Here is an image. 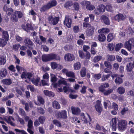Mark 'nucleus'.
<instances>
[{
    "mask_svg": "<svg viewBox=\"0 0 134 134\" xmlns=\"http://www.w3.org/2000/svg\"><path fill=\"white\" fill-rule=\"evenodd\" d=\"M109 86V83L107 82L102 83L99 87V90L100 92L103 93L104 95L108 96L113 91V90L112 88L108 89V90H106L105 89L108 87Z\"/></svg>",
    "mask_w": 134,
    "mask_h": 134,
    "instance_id": "f257e3e1",
    "label": "nucleus"
},
{
    "mask_svg": "<svg viewBox=\"0 0 134 134\" xmlns=\"http://www.w3.org/2000/svg\"><path fill=\"white\" fill-rule=\"evenodd\" d=\"M109 29L107 28H102L101 30H99V32L100 33L97 37L99 41L102 42L104 41L106 38L104 33H107L109 32Z\"/></svg>",
    "mask_w": 134,
    "mask_h": 134,
    "instance_id": "f03ea898",
    "label": "nucleus"
},
{
    "mask_svg": "<svg viewBox=\"0 0 134 134\" xmlns=\"http://www.w3.org/2000/svg\"><path fill=\"white\" fill-rule=\"evenodd\" d=\"M125 47L130 51L132 49V46L134 47V37L131 38L126 42L124 44Z\"/></svg>",
    "mask_w": 134,
    "mask_h": 134,
    "instance_id": "7ed1b4c3",
    "label": "nucleus"
},
{
    "mask_svg": "<svg viewBox=\"0 0 134 134\" xmlns=\"http://www.w3.org/2000/svg\"><path fill=\"white\" fill-rule=\"evenodd\" d=\"M48 21L52 24L55 25L58 23L59 19V17H53L52 15H51L48 17Z\"/></svg>",
    "mask_w": 134,
    "mask_h": 134,
    "instance_id": "20e7f679",
    "label": "nucleus"
},
{
    "mask_svg": "<svg viewBox=\"0 0 134 134\" xmlns=\"http://www.w3.org/2000/svg\"><path fill=\"white\" fill-rule=\"evenodd\" d=\"M33 76V74L31 72L24 71L22 72L21 77L22 79H26L27 78L30 81Z\"/></svg>",
    "mask_w": 134,
    "mask_h": 134,
    "instance_id": "39448f33",
    "label": "nucleus"
},
{
    "mask_svg": "<svg viewBox=\"0 0 134 134\" xmlns=\"http://www.w3.org/2000/svg\"><path fill=\"white\" fill-rule=\"evenodd\" d=\"M81 5L84 7H86V8H95L91 4L90 2L87 1H84L81 2Z\"/></svg>",
    "mask_w": 134,
    "mask_h": 134,
    "instance_id": "423d86ee",
    "label": "nucleus"
},
{
    "mask_svg": "<svg viewBox=\"0 0 134 134\" xmlns=\"http://www.w3.org/2000/svg\"><path fill=\"white\" fill-rule=\"evenodd\" d=\"M127 123L125 120H121L119 122L118 127L120 130H125L126 127Z\"/></svg>",
    "mask_w": 134,
    "mask_h": 134,
    "instance_id": "0eeeda50",
    "label": "nucleus"
},
{
    "mask_svg": "<svg viewBox=\"0 0 134 134\" xmlns=\"http://www.w3.org/2000/svg\"><path fill=\"white\" fill-rule=\"evenodd\" d=\"M50 61L54 60H60V56L57 54L54 53H51L48 54Z\"/></svg>",
    "mask_w": 134,
    "mask_h": 134,
    "instance_id": "6e6552de",
    "label": "nucleus"
},
{
    "mask_svg": "<svg viewBox=\"0 0 134 134\" xmlns=\"http://www.w3.org/2000/svg\"><path fill=\"white\" fill-rule=\"evenodd\" d=\"M57 115L60 118L66 119L67 118V112L65 110H62L61 112H59L57 113Z\"/></svg>",
    "mask_w": 134,
    "mask_h": 134,
    "instance_id": "1a4fd4ad",
    "label": "nucleus"
},
{
    "mask_svg": "<svg viewBox=\"0 0 134 134\" xmlns=\"http://www.w3.org/2000/svg\"><path fill=\"white\" fill-rule=\"evenodd\" d=\"M65 59L68 61L71 62L75 59L74 55L72 54L68 53L65 55L64 57Z\"/></svg>",
    "mask_w": 134,
    "mask_h": 134,
    "instance_id": "9d476101",
    "label": "nucleus"
},
{
    "mask_svg": "<svg viewBox=\"0 0 134 134\" xmlns=\"http://www.w3.org/2000/svg\"><path fill=\"white\" fill-rule=\"evenodd\" d=\"M22 28L25 31L28 32L30 30H34L32 25L28 23L26 25L23 24L21 25Z\"/></svg>",
    "mask_w": 134,
    "mask_h": 134,
    "instance_id": "9b49d317",
    "label": "nucleus"
},
{
    "mask_svg": "<svg viewBox=\"0 0 134 134\" xmlns=\"http://www.w3.org/2000/svg\"><path fill=\"white\" fill-rule=\"evenodd\" d=\"M95 29L94 27L92 26L87 28L86 31L87 35L89 36H92L94 34Z\"/></svg>",
    "mask_w": 134,
    "mask_h": 134,
    "instance_id": "f8f14e48",
    "label": "nucleus"
},
{
    "mask_svg": "<svg viewBox=\"0 0 134 134\" xmlns=\"http://www.w3.org/2000/svg\"><path fill=\"white\" fill-rule=\"evenodd\" d=\"M72 23V20L68 17H65L64 21V24L66 25L68 28H70Z\"/></svg>",
    "mask_w": 134,
    "mask_h": 134,
    "instance_id": "ddd939ff",
    "label": "nucleus"
},
{
    "mask_svg": "<svg viewBox=\"0 0 134 134\" xmlns=\"http://www.w3.org/2000/svg\"><path fill=\"white\" fill-rule=\"evenodd\" d=\"M71 110L72 114L75 115H79L81 112L80 109L78 107L72 106L71 107Z\"/></svg>",
    "mask_w": 134,
    "mask_h": 134,
    "instance_id": "4468645a",
    "label": "nucleus"
},
{
    "mask_svg": "<svg viewBox=\"0 0 134 134\" xmlns=\"http://www.w3.org/2000/svg\"><path fill=\"white\" fill-rule=\"evenodd\" d=\"M57 2L55 0L51 1L46 5L44 6V8H49L55 6L57 4Z\"/></svg>",
    "mask_w": 134,
    "mask_h": 134,
    "instance_id": "2eb2a0df",
    "label": "nucleus"
},
{
    "mask_svg": "<svg viewBox=\"0 0 134 134\" xmlns=\"http://www.w3.org/2000/svg\"><path fill=\"white\" fill-rule=\"evenodd\" d=\"M125 19V17L121 14L119 13L114 17V20L116 21H122Z\"/></svg>",
    "mask_w": 134,
    "mask_h": 134,
    "instance_id": "dca6fc26",
    "label": "nucleus"
},
{
    "mask_svg": "<svg viewBox=\"0 0 134 134\" xmlns=\"http://www.w3.org/2000/svg\"><path fill=\"white\" fill-rule=\"evenodd\" d=\"M101 20L104 24L106 25H109L110 24V22L109 18L106 16L103 15L101 17Z\"/></svg>",
    "mask_w": 134,
    "mask_h": 134,
    "instance_id": "f3484780",
    "label": "nucleus"
},
{
    "mask_svg": "<svg viewBox=\"0 0 134 134\" xmlns=\"http://www.w3.org/2000/svg\"><path fill=\"white\" fill-rule=\"evenodd\" d=\"M117 119L116 118H113L111 120V126L112 130L115 131L116 129Z\"/></svg>",
    "mask_w": 134,
    "mask_h": 134,
    "instance_id": "a211bd4d",
    "label": "nucleus"
},
{
    "mask_svg": "<svg viewBox=\"0 0 134 134\" xmlns=\"http://www.w3.org/2000/svg\"><path fill=\"white\" fill-rule=\"evenodd\" d=\"M24 42L25 44L27 46H32L34 44V43L30 39L27 38H25V39L24 40Z\"/></svg>",
    "mask_w": 134,
    "mask_h": 134,
    "instance_id": "6ab92c4d",
    "label": "nucleus"
},
{
    "mask_svg": "<svg viewBox=\"0 0 134 134\" xmlns=\"http://www.w3.org/2000/svg\"><path fill=\"white\" fill-rule=\"evenodd\" d=\"M1 32H2V38L6 41H8L9 39V36L8 32L7 31H4L3 30V31Z\"/></svg>",
    "mask_w": 134,
    "mask_h": 134,
    "instance_id": "aec40b11",
    "label": "nucleus"
},
{
    "mask_svg": "<svg viewBox=\"0 0 134 134\" xmlns=\"http://www.w3.org/2000/svg\"><path fill=\"white\" fill-rule=\"evenodd\" d=\"M43 93L45 95L49 97H54L55 96V94L53 92L48 90H44Z\"/></svg>",
    "mask_w": 134,
    "mask_h": 134,
    "instance_id": "412c9836",
    "label": "nucleus"
},
{
    "mask_svg": "<svg viewBox=\"0 0 134 134\" xmlns=\"http://www.w3.org/2000/svg\"><path fill=\"white\" fill-rule=\"evenodd\" d=\"M1 82L3 84L8 86L11 85L12 83V81L10 79H3Z\"/></svg>",
    "mask_w": 134,
    "mask_h": 134,
    "instance_id": "4be33fe9",
    "label": "nucleus"
},
{
    "mask_svg": "<svg viewBox=\"0 0 134 134\" xmlns=\"http://www.w3.org/2000/svg\"><path fill=\"white\" fill-rule=\"evenodd\" d=\"M133 66L132 63L130 62L128 63L126 66V70L127 72H130L132 70Z\"/></svg>",
    "mask_w": 134,
    "mask_h": 134,
    "instance_id": "5701e85b",
    "label": "nucleus"
},
{
    "mask_svg": "<svg viewBox=\"0 0 134 134\" xmlns=\"http://www.w3.org/2000/svg\"><path fill=\"white\" fill-rule=\"evenodd\" d=\"M63 90L64 92L65 93H66L68 91L71 93H75V90H72L69 87H67L66 86L63 87Z\"/></svg>",
    "mask_w": 134,
    "mask_h": 134,
    "instance_id": "b1692460",
    "label": "nucleus"
},
{
    "mask_svg": "<svg viewBox=\"0 0 134 134\" xmlns=\"http://www.w3.org/2000/svg\"><path fill=\"white\" fill-rule=\"evenodd\" d=\"M40 80V77H37L36 79L34 78L31 79L32 83L36 86H37L38 85V83H39Z\"/></svg>",
    "mask_w": 134,
    "mask_h": 134,
    "instance_id": "393cba45",
    "label": "nucleus"
},
{
    "mask_svg": "<svg viewBox=\"0 0 134 134\" xmlns=\"http://www.w3.org/2000/svg\"><path fill=\"white\" fill-rule=\"evenodd\" d=\"M87 73V70L85 67H83L81 70L80 74L81 76L83 77L85 76Z\"/></svg>",
    "mask_w": 134,
    "mask_h": 134,
    "instance_id": "a878e982",
    "label": "nucleus"
},
{
    "mask_svg": "<svg viewBox=\"0 0 134 134\" xmlns=\"http://www.w3.org/2000/svg\"><path fill=\"white\" fill-rule=\"evenodd\" d=\"M7 74V70L5 68H2L0 70V75L1 77H6Z\"/></svg>",
    "mask_w": 134,
    "mask_h": 134,
    "instance_id": "bb28decb",
    "label": "nucleus"
},
{
    "mask_svg": "<svg viewBox=\"0 0 134 134\" xmlns=\"http://www.w3.org/2000/svg\"><path fill=\"white\" fill-rule=\"evenodd\" d=\"M98 8H112L111 4H110L107 3L106 4V6L103 4H101L98 6Z\"/></svg>",
    "mask_w": 134,
    "mask_h": 134,
    "instance_id": "cd10ccee",
    "label": "nucleus"
},
{
    "mask_svg": "<svg viewBox=\"0 0 134 134\" xmlns=\"http://www.w3.org/2000/svg\"><path fill=\"white\" fill-rule=\"evenodd\" d=\"M117 92L120 94H124L125 91L124 88L122 86H121L118 87L116 90Z\"/></svg>",
    "mask_w": 134,
    "mask_h": 134,
    "instance_id": "c85d7f7f",
    "label": "nucleus"
},
{
    "mask_svg": "<svg viewBox=\"0 0 134 134\" xmlns=\"http://www.w3.org/2000/svg\"><path fill=\"white\" fill-rule=\"evenodd\" d=\"M42 59L43 62H47L50 61L48 54L43 55L42 56Z\"/></svg>",
    "mask_w": 134,
    "mask_h": 134,
    "instance_id": "c756f323",
    "label": "nucleus"
},
{
    "mask_svg": "<svg viewBox=\"0 0 134 134\" xmlns=\"http://www.w3.org/2000/svg\"><path fill=\"white\" fill-rule=\"evenodd\" d=\"M114 34L110 33L108 35L107 37V40L108 41L110 42L114 38Z\"/></svg>",
    "mask_w": 134,
    "mask_h": 134,
    "instance_id": "7c9ffc66",
    "label": "nucleus"
},
{
    "mask_svg": "<svg viewBox=\"0 0 134 134\" xmlns=\"http://www.w3.org/2000/svg\"><path fill=\"white\" fill-rule=\"evenodd\" d=\"M52 105L54 108L57 109H59L60 108V104L56 101H54L53 102Z\"/></svg>",
    "mask_w": 134,
    "mask_h": 134,
    "instance_id": "2f4dec72",
    "label": "nucleus"
},
{
    "mask_svg": "<svg viewBox=\"0 0 134 134\" xmlns=\"http://www.w3.org/2000/svg\"><path fill=\"white\" fill-rule=\"evenodd\" d=\"M95 108L96 111L98 112V115L101 114V113L102 111V107L101 106H95Z\"/></svg>",
    "mask_w": 134,
    "mask_h": 134,
    "instance_id": "473e14b6",
    "label": "nucleus"
},
{
    "mask_svg": "<svg viewBox=\"0 0 134 134\" xmlns=\"http://www.w3.org/2000/svg\"><path fill=\"white\" fill-rule=\"evenodd\" d=\"M123 46V44L121 43H119L117 44L116 45L115 48V51L116 52L119 51L120 50V48L122 47Z\"/></svg>",
    "mask_w": 134,
    "mask_h": 134,
    "instance_id": "72a5a7b5",
    "label": "nucleus"
},
{
    "mask_svg": "<svg viewBox=\"0 0 134 134\" xmlns=\"http://www.w3.org/2000/svg\"><path fill=\"white\" fill-rule=\"evenodd\" d=\"M81 67V64L80 62H77L75 63L74 65V69L78 70L80 69Z\"/></svg>",
    "mask_w": 134,
    "mask_h": 134,
    "instance_id": "f704fd0d",
    "label": "nucleus"
},
{
    "mask_svg": "<svg viewBox=\"0 0 134 134\" xmlns=\"http://www.w3.org/2000/svg\"><path fill=\"white\" fill-rule=\"evenodd\" d=\"M53 124L58 127H61L62 125L60 122L57 120L55 119L53 120Z\"/></svg>",
    "mask_w": 134,
    "mask_h": 134,
    "instance_id": "c9c22d12",
    "label": "nucleus"
},
{
    "mask_svg": "<svg viewBox=\"0 0 134 134\" xmlns=\"http://www.w3.org/2000/svg\"><path fill=\"white\" fill-rule=\"evenodd\" d=\"M5 58L3 56L0 57V64L1 65H4L6 62Z\"/></svg>",
    "mask_w": 134,
    "mask_h": 134,
    "instance_id": "e433bc0d",
    "label": "nucleus"
},
{
    "mask_svg": "<svg viewBox=\"0 0 134 134\" xmlns=\"http://www.w3.org/2000/svg\"><path fill=\"white\" fill-rule=\"evenodd\" d=\"M123 82L122 79L120 77H117L115 79V83L118 85L121 84Z\"/></svg>",
    "mask_w": 134,
    "mask_h": 134,
    "instance_id": "4c0bfd02",
    "label": "nucleus"
},
{
    "mask_svg": "<svg viewBox=\"0 0 134 134\" xmlns=\"http://www.w3.org/2000/svg\"><path fill=\"white\" fill-rule=\"evenodd\" d=\"M14 14L18 16L19 18H21L23 17V14L22 12L20 11H15L14 12Z\"/></svg>",
    "mask_w": 134,
    "mask_h": 134,
    "instance_id": "58836bf2",
    "label": "nucleus"
},
{
    "mask_svg": "<svg viewBox=\"0 0 134 134\" xmlns=\"http://www.w3.org/2000/svg\"><path fill=\"white\" fill-rule=\"evenodd\" d=\"M102 57L100 55H97L93 59V60L94 62L96 63L98 62L102 59Z\"/></svg>",
    "mask_w": 134,
    "mask_h": 134,
    "instance_id": "ea45409f",
    "label": "nucleus"
},
{
    "mask_svg": "<svg viewBox=\"0 0 134 134\" xmlns=\"http://www.w3.org/2000/svg\"><path fill=\"white\" fill-rule=\"evenodd\" d=\"M129 109L127 107H124L120 111L121 114L122 115H124L128 111Z\"/></svg>",
    "mask_w": 134,
    "mask_h": 134,
    "instance_id": "a19ab883",
    "label": "nucleus"
},
{
    "mask_svg": "<svg viewBox=\"0 0 134 134\" xmlns=\"http://www.w3.org/2000/svg\"><path fill=\"white\" fill-rule=\"evenodd\" d=\"M64 48L66 51H70L73 49V47L71 45H66L65 46Z\"/></svg>",
    "mask_w": 134,
    "mask_h": 134,
    "instance_id": "79ce46f5",
    "label": "nucleus"
},
{
    "mask_svg": "<svg viewBox=\"0 0 134 134\" xmlns=\"http://www.w3.org/2000/svg\"><path fill=\"white\" fill-rule=\"evenodd\" d=\"M11 19L12 21L14 23L17 22L18 21V18L15 14L12 15Z\"/></svg>",
    "mask_w": 134,
    "mask_h": 134,
    "instance_id": "37998d69",
    "label": "nucleus"
},
{
    "mask_svg": "<svg viewBox=\"0 0 134 134\" xmlns=\"http://www.w3.org/2000/svg\"><path fill=\"white\" fill-rule=\"evenodd\" d=\"M7 42L2 38H0V47H4L6 44Z\"/></svg>",
    "mask_w": 134,
    "mask_h": 134,
    "instance_id": "c03bdc74",
    "label": "nucleus"
},
{
    "mask_svg": "<svg viewBox=\"0 0 134 134\" xmlns=\"http://www.w3.org/2000/svg\"><path fill=\"white\" fill-rule=\"evenodd\" d=\"M46 119L45 117L43 116H41L38 118V121L41 124H43L45 122Z\"/></svg>",
    "mask_w": 134,
    "mask_h": 134,
    "instance_id": "a18cd8bd",
    "label": "nucleus"
},
{
    "mask_svg": "<svg viewBox=\"0 0 134 134\" xmlns=\"http://www.w3.org/2000/svg\"><path fill=\"white\" fill-rule=\"evenodd\" d=\"M68 77L74 78L75 77L74 73L72 71H68L66 73V75Z\"/></svg>",
    "mask_w": 134,
    "mask_h": 134,
    "instance_id": "49530a36",
    "label": "nucleus"
},
{
    "mask_svg": "<svg viewBox=\"0 0 134 134\" xmlns=\"http://www.w3.org/2000/svg\"><path fill=\"white\" fill-rule=\"evenodd\" d=\"M8 15H10L13 12V9H3Z\"/></svg>",
    "mask_w": 134,
    "mask_h": 134,
    "instance_id": "de8ad7c7",
    "label": "nucleus"
},
{
    "mask_svg": "<svg viewBox=\"0 0 134 134\" xmlns=\"http://www.w3.org/2000/svg\"><path fill=\"white\" fill-rule=\"evenodd\" d=\"M58 65V64L55 62H52L51 63V66L52 69H56Z\"/></svg>",
    "mask_w": 134,
    "mask_h": 134,
    "instance_id": "09e8293b",
    "label": "nucleus"
},
{
    "mask_svg": "<svg viewBox=\"0 0 134 134\" xmlns=\"http://www.w3.org/2000/svg\"><path fill=\"white\" fill-rule=\"evenodd\" d=\"M127 32L130 35L132 36L134 34V31L130 27H129L127 29Z\"/></svg>",
    "mask_w": 134,
    "mask_h": 134,
    "instance_id": "8fccbe9b",
    "label": "nucleus"
},
{
    "mask_svg": "<svg viewBox=\"0 0 134 134\" xmlns=\"http://www.w3.org/2000/svg\"><path fill=\"white\" fill-rule=\"evenodd\" d=\"M21 45L19 44H14L12 46L13 49L15 51H18L19 48L20 47Z\"/></svg>",
    "mask_w": 134,
    "mask_h": 134,
    "instance_id": "3c124183",
    "label": "nucleus"
},
{
    "mask_svg": "<svg viewBox=\"0 0 134 134\" xmlns=\"http://www.w3.org/2000/svg\"><path fill=\"white\" fill-rule=\"evenodd\" d=\"M18 112L19 114L22 116H25L26 115L25 112L24 110L21 108L19 109Z\"/></svg>",
    "mask_w": 134,
    "mask_h": 134,
    "instance_id": "603ef678",
    "label": "nucleus"
},
{
    "mask_svg": "<svg viewBox=\"0 0 134 134\" xmlns=\"http://www.w3.org/2000/svg\"><path fill=\"white\" fill-rule=\"evenodd\" d=\"M115 60V57L114 55H109L107 59V60L109 61L112 62Z\"/></svg>",
    "mask_w": 134,
    "mask_h": 134,
    "instance_id": "864d4df0",
    "label": "nucleus"
},
{
    "mask_svg": "<svg viewBox=\"0 0 134 134\" xmlns=\"http://www.w3.org/2000/svg\"><path fill=\"white\" fill-rule=\"evenodd\" d=\"M33 122L31 119H30L28 121V128H32Z\"/></svg>",
    "mask_w": 134,
    "mask_h": 134,
    "instance_id": "5fc2aeb1",
    "label": "nucleus"
},
{
    "mask_svg": "<svg viewBox=\"0 0 134 134\" xmlns=\"http://www.w3.org/2000/svg\"><path fill=\"white\" fill-rule=\"evenodd\" d=\"M104 64L105 66L107 68L109 69L111 68V65L109 62L107 61H105L104 62Z\"/></svg>",
    "mask_w": 134,
    "mask_h": 134,
    "instance_id": "6e6d98bb",
    "label": "nucleus"
},
{
    "mask_svg": "<svg viewBox=\"0 0 134 134\" xmlns=\"http://www.w3.org/2000/svg\"><path fill=\"white\" fill-rule=\"evenodd\" d=\"M87 87L85 86H83L82 88L81 89L80 91V92L82 94H85L86 91V89Z\"/></svg>",
    "mask_w": 134,
    "mask_h": 134,
    "instance_id": "4d7b16f0",
    "label": "nucleus"
},
{
    "mask_svg": "<svg viewBox=\"0 0 134 134\" xmlns=\"http://www.w3.org/2000/svg\"><path fill=\"white\" fill-rule=\"evenodd\" d=\"M73 31L75 33H77L80 31V29L79 26H75L73 27Z\"/></svg>",
    "mask_w": 134,
    "mask_h": 134,
    "instance_id": "13d9d810",
    "label": "nucleus"
},
{
    "mask_svg": "<svg viewBox=\"0 0 134 134\" xmlns=\"http://www.w3.org/2000/svg\"><path fill=\"white\" fill-rule=\"evenodd\" d=\"M79 57L81 59H83L85 57V54L82 51H79Z\"/></svg>",
    "mask_w": 134,
    "mask_h": 134,
    "instance_id": "bf43d9fd",
    "label": "nucleus"
},
{
    "mask_svg": "<svg viewBox=\"0 0 134 134\" xmlns=\"http://www.w3.org/2000/svg\"><path fill=\"white\" fill-rule=\"evenodd\" d=\"M40 85L41 86L42 85V86H49V84L46 81L44 80H41V85L40 84Z\"/></svg>",
    "mask_w": 134,
    "mask_h": 134,
    "instance_id": "052dcab7",
    "label": "nucleus"
},
{
    "mask_svg": "<svg viewBox=\"0 0 134 134\" xmlns=\"http://www.w3.org/2000/svg\"><path fill=\"white\" fill-rule=\"evenodd\" d=\"M101 76L100 74H96L93 76V77L96 80L99 79L101 77Z\"/></svg>",
    "mask_w": 134,
    "mask_h": 134,
    "instance_id": "680f3d73",
    "label": "nucleus"
},
{
    "mask_svg": "<svg viewBox=\"0 0 134 134\" xmlns=\"http://www.w3.org/2000/svg\"><path fill=\"white\" fill-rule=\"evenodd\" d=\"M8 69L14 72H15L16 71V70L13 65L9 66L8 68Z\"/></svg>",
    "mask_w": 134,
    "mask_h": 134,
    "instance_id": "e2e57ef3",
    "label": "nucleus"
},
{
    "mask_svg": "<svg viewBox=\"0 0 134 134\" xmlns=\"http://www.w3.org/2000/svg\"><path fill=\"white\" fill-rule=\"evenodd\" d=\"M38 101L41 104H43L44 103V100L43 98L41 97H38Z\"/></svg>",
    "mask_w": 134,
    "mask_h": 134,
    "instance_id": "0e129e2a",
    "label": "nucleus"
},
{
    "mask_svg": "<svg viewBox=\"0 0 134 134\" xmlns=\"http://www.w3.org/2000/svg\"><path fill=\"white\" fill-rule=\"evenodd\" d=\"M34 39L35 42L37 43V44L40 45L42 44V42L37 37H36L34 38Z\"/></svg>",
    "mask_w": 134,
    "mask_h": 134,
    "instance_id": "69168bd1",
    "label": "nucleus"
},
{
    "mask_svg": "<svg viewBox=\"0 0 134 134\" xmlns=\"http://www.w3.org/2000/svg\"><path fill=\"white\" fill-rule=\"evenodd\" d=\"M41 47L43 51L46 52H48L49 50V48L46 45H42V46Z\"/></svg>",
    "mask_w": 134,
    "mask_h": 134,
    "instance_id": "338daca9",
    "label": "nucleus"
},
{
    "mask_svg": "<svg viewBox=\"0 0 134 134\" xmlns=\"http://www.w3.org/2000/svg\"><path fill=\"white\" fill-rule=\"evenodd\" d=\"M61 103L63 106L66 105L67 103V101L66 99L64 98H61L60 99Z\"/></svg>",
    "mask_w": 134,
    "mask_h": 134,
    "instance_id": "774afa93",
    "label": "nucleus"
}]
</instances>
